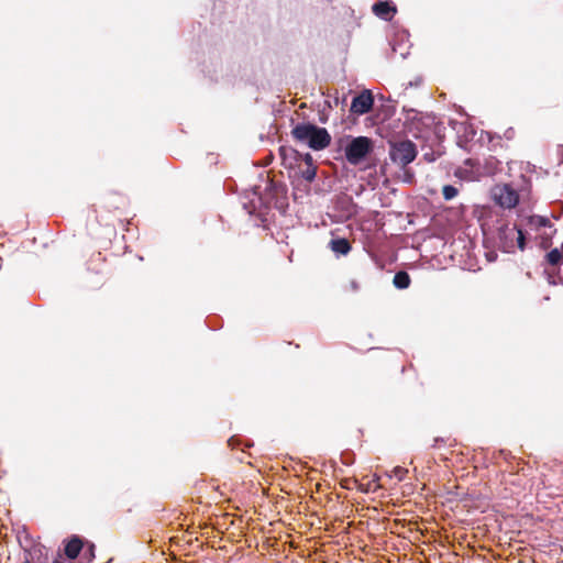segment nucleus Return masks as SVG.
<instances>
[{"label":"nucleus","instance_id":"1","mask_svg":"<svg viewBox=\"0 0 563 563\" xmlns=\"http://www.w3.org/2000/svg\"><path fill=\"white\" fill-rule=\"evenodd\" d=\"M291 135L298 142L307 144L314 151L325 148L331 142V135L324 128L312 123H299L291 130Z\"/></svg>","mask_w":563,"mask_h":563},{"label":"nucleus","instance_id":"2","mask_svg":"<svg viewBox=\"0 0 563 563\" xmlns=\"http://www.w3.org/2000/svg\"><path fill=\"white\" fill-rule=\"evenodd\" d=\"M374 142L367 136H347L344 146L345 158L351 165H358L373 152Z\"/></svg>","mask_w":563,"mask_h":563},{"label":"nucleus","instance_id":"3","mask_svg":"<svg viewBox=\"0 0 563 563\" xmlns=\"http://www.w3.org/2000/svg\"><path fill=\"white\" fill-rule=\"evenodd\" d=\"M490 194L495 203L504 209H512L519 203V194L509 184L494 186Z\"/></svg>","mask_w":563,"mask_h":563},{"label":"nucleus","instance_id":"4","mask_svg":"<svg viewBox=\"0 0 563 563\" xmlns=\"http://www.w3.org/2000/svg\"><path fill=\"white\" fill-rule=\"evenodd\" d=\"M389 156L395 164L406 167L417 156L416 145L408 140L395 143L390 147Z\"/></svg>","mask_w":563,"mask_h":563},{"label":"nucleus","instance_id":"5","mask_svg":"<svg viewBox=\"0 0 563 563\" xmlns=\"http://www.w3.org/2000/svg\"><path fill=\"white\" fill-rule=\"evenodd\" d=\"M516 232L517 225H510L509 223H503L497 229V240L499 247L506 253H514L516 249Z\"/></svg>","mask_w":563,"mask_h":563},{"label":"nucleus","instance_id":"6","mask_svg":"<svg viewBox=\"0 0 563 563\" xmlns=\"http://www.w3.org/2000/svg\"><path fill=\"white\" fill-rule=\"evenodd\" d=\"M374 103L373 95L369 90H363L361 93L355 96L351 103V112L362 115L372 110Z\"/></svg>","mask_w":563,"mask_h":563},{"label":"nucleus","instance_id":"7","mask_svg":"<svg viewBox=\"0 0 563 563\" xmlns=\"http://www.w3.org/2000/svg\"><path fill=\"white\" fill-rule=\"evenodd\" d=\"M372 10L376 16L384 21H390L397 12L396 5L391 1H377Z\"/></svg>","mask_w":563,"mask_h":563},{"label":"nucleus","instance_id":"8","mask_svg":"<svg viewBox=\"0 0 563 563\" xmlns=\"http://www.w3.org/2000/svg\"><path fill=\"white\" fill-rule=\"evenodd\" d=\"M328 246L336 256L347 255L352 250L349 240L345 238L332 239Z\"/></svg>","mask_w":563,"mask_h":563},{"label":"nucleus","instance_id":"9","mask_svg":"<svg viewBox=\"0 0 563 563\" xmlns=\"http://www.w3.org/2000/svg\"><path fill=\"white\" fill-rule=\"evenodd\" d=\"M84 543L77 536H73L65 547V554L69 560H75L81 552Z\"/></svg>","mask_w":563,"mask_h":563},{"label":"nucleus","instance_id":"10","mask_svg":"<svg viewBox=\"0 0 563 563\" xmlns=\"http://www.w3.org/2000/svg\"><path fill=\"white\" fill-rule=\"evenodd\" d=\"M279 154L283 159V165L289 168L292 167L294 163L298 162V156H300L298 151L286 146L279 148Z\"/></svg>","mask_w":563,"mask_h":563},{"label":"nucleus","instance_id":"11","mask_svg":"<svg viewBox=\"0 0 563 563\" xmlns=\"http://www.w3.org/2000/svg\"><path fill=\"white\" fill-rule=\"evenodd\" d=\"M527 224L532 230H540L542 228H552L549 218L543 216L533 214L528 218Z\"/></svg>","mask_w":563,"mask_h":563},{"label":"nucleus","instance_id":"12","mask_svg":"<svg viewBox=\"0 0 563 563\" xmlns=\"http://www.w3.org/2000/svg\"><path fill=\"white\" fill-rule=\"evenodd\" d=\"M393 284L398 289H407L410 286V276L405 271H399L395 274Z\"/></svg>","mask_w":563,"mask_h":563},{"label":"nucleus","instance_id":"13","mask_svg":"<svg viewBox=\"0 0 563 563\" xmlns=\"http://www.w3.org/2000/svg\"><path fill=\"white\" fill-rule=\"evenodd\" d=\"M317 175V166L314 164H308V166H305V168L300 169V176L311 183Z\"/></svg>","mask_w":563,"mask_h":563},{"label":"nucleus","instance_id":"14","mask_svg":"<svg viewBox=\"0 0 563 563\" xmlns=\"http://www.w3.org/2000/svg\"><path fill=\"white\" fill-rule=\"evenodd\" d=\"M545 258L550 265L556 266L562 261V253L559 249H553L547 254Z\"/></svg>","mask_w":563,"mask_h":563},{"label":"nucleus","instance_id":"15","mask_svg":"<svg viewBox=\"0 0 563 563\" xmlns=\"http://www.w3.org/2000/svg\"><path fill=\"white\" fill-rule=\"evenodd\" d=\"M408 473V470L402 466H396L390 471L389 477L396 478L398 482H401L405 479L406 475Z\"/></svg>","mask_w":563,"mask_h":563},{"label":"nucleus","instance_id":"16","mask_svg":"<svg viewBox=\"0 0 563 563\" xmlns=\"http://www.w3.org/2000/svg\"><path fill=\"white\" fill-rule=\"evenodd\" d=\"M457 192V189L452 185H445L442 189L443 198L448 201L455 198Z\"/></svg>","mask_w":563,"mask_h":563},{"label":"nucleus","instance_id":"17","mask_svg":"<svg viewBox=\"0 0 563 563\" xmlns=\"http://www.w3.org/2000/svg\"><path fill=\"white\" fill-rule=\"evenodd\" d=\"M515 243L519 250L523 251L526 249V236H525L522 230L519 228H517Z\"/></svg>","mask_w":563,"mask_h":563},{"label":"nucleus","instance_id":"18","mask_svg":"<svg viewBox=\"0 0 563 563\" xmlns=\"http://www.w3.org/2000/svg\"><path fill=\"white\" fill-rule=\"evenodd\" d=\"M84 558H86L88 562L95 558V544L93 543L88 544V547L85 551Z\"/></svg>","mask_w":563,"mask_h":563},{"label":"nucleus","instance_id":"19","mask_svg":"<svg viewBox=\"0 0 563 563\" xmlns=\"http://www.w3.org/2000/svg\"><path fill=\"white\" fill-rule=\"evenodd\" d=\"M391 47H393V52L394 53H398V47L396 46V44H391ZM399 55L401 58H406L407 55L409 54L408 52V46L406 45L405 47H401V45H399Z\"/></svg>","mask_w":563,"mask_h":563},{"label":"nucleus","instance_id":"20","mask_svg":"<svg viewBox=\"0 0 563 563\" xmlns=\"http://www.w3.org/2000/svg\"><path fill=\"white\" fill-rule=\"evenodd\" d=\"M299 161H303L306 166H308V164H313L312 156L309 153L300 154V156H298V162Z\"/></svg>","mask_w":563,"mask_h":563},{"label":"nucleus","instance_id":"21","mask_svg":"<svg viewBox=\"0 0 563 563\" xmlns=\"http://www.w3.org/2000/svg\"><path fill=\"white\" fill-rule=\"evenodd\" d=\"M254 206L252 205V208H250L246 203H244V209L247 211V213L252 214L254 212Z\"/></svg>","mask_w":563,"mask_h":563},{"label":"nucleus","instance_id":"22","mask_svg":"<svg viewBox=\"0 0 563 563\" xmlns=\"http://www.w3.org/2000/svg\"><path fill=\"white\" fill-rule=\"evenodd\" d=\"M440 442H443V439H442V438H435V439H434V443H433V445H432V446H433V448H438V446H439V444H440Z\"/></svg>","mask_w":563,"mask_h":563},{"label":"nucleus","instance_id":"23","mask_svg":"<svg viewBox=\"0 0 563 563\" xmlns=\"http://www.w3.org/2000/svg\"><path fill=\"white\" fill-rule=\"evenodd\" d=\"M43 550H45V548L44 547H40V548H35L34 552H38L40 555L42 556L43 555Z\"/></svg>","mask_w":563,"mask_h":563},{"label":"nucleus","instance_id":"24","mask_svg":"<svg viewBox=\"0 0 563 563\" xmlns=\"http://www.w3.org/2000/svg\"><path fill=\"white\" fill-rule=\"evenodd\" d=\"M53 563H63V562L60 561V554H58V558L54 559Z\"/></svg>","mask_w":563,"mask_h":563},{"label":"nucleus","instance_id":"25","mask_svg":"<svg viewBox=\"0 0 563 563\" xmlns=\"http://www.w3.org/2000/svg\"><path fill=\"white\" fill-rule=\"evenodd\" d=\"M352 287H353V289H357V285L355 282L352 283Z\"/></svg>","mask_w":563,"mask_h":563},{"label":"nucleus","instance_id":"26","mask_svg":"<svg viewBox=\"0 0 563 563\" xmlns=\"http://www.w3.org/2000/svg\"><path fill=\"white\" fill-rule=\"evenodd\" d=\"M43 563H48V558L46 555L43 559Z\"/></svg>","mask_w":563,"mask_h":563},{"label":"nucleus","instance_id":"27","mask_svg":"<svg viewBox=\"0 0 563 563\" xmlns=\"http://www.w3.org/2000/svg\"><path fill=\"white\" fill-rule=\"evenodd\" d=\"M24 563H31L30 561H25Z\"/></svg>","mask_w":563,"mask_h":563}]
</instances>
